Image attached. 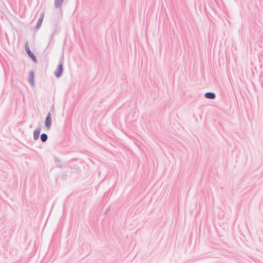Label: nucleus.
I'll return each mask as SVG.
<instances>
[{
	"label": "nucleus",
	"instance_id": "f257e3e1",
	"mask_svg": "<svg viewBox=\"0 0 263 263\" xmlns=\"http://www.w3.org/2000/svg\"><path fill=\"white\" fill-rule=\"evenodd\" d=\"M25 50H26V52H27L29 57L33 60V61H34V62L36 63L37 62V59H36L35 56L33 54V53L30 51V50L29 49V47L28 45L27 44V43H26L25 44Z\"/></svg>",
	"mask_w": 263,
	"mask_h": 263
},
{
	"label": "nucleus",
	"instance_id": "f03ea898",
	"mask_svg": "<svg viewBox=\"0 0 263 263\" xmlns=\"http://www.w3.org/2000/svg\"><path fill=\"white\" fill-rule=\"evenodd\" d=\"M25 50H26V52H27L29 57L33 60V61H34V62L36 63L37 62V59H36L35 56L33 54V53L30 51V50L29 49V47L28 45L27 44V43H26L25 44Z\"/></svg>",
	"mask_w": 263,
	"mask_h": 263
},
{
	"label": "nucleus",
	"instance_id": "7ed1b4c3",
	"mask_svg": "<svg viewBox=\"0 0 263 263\" xmlns=\"http://www.w3.org/2000/svg\"><path fill=\"white\" fill-rule=\"evenodd\" d=\"M63 72V67L62 64L58 65L57 71L55 72V75L57 77H60Z\"/></svg>",
	"mask_w": 263,
	"mask_h": 263
},
{
	"label": "nucleus",
	"instance_id": "20e7f679",
	"mask_svg": "<svg viewBox=\"0 0 263 263\" xmlns=\"http://www.w3.org/2000/svg\"><path fill=\"white\" fill-rule=\"evenodd\" d=\"M51 124V118H50V114H49L46 119L45 125L48 129H49L50 127Z\"/></svg>",
	"mask_w": 263,
	"mask_h": 263
},
{
	"label": "nucleus",
	"instance_id": "39448f33",
	"mask_svg": "<svg viewBox=\"0 0 263 263\" xmlns=\"http://www.w3.org/2000/svg\"><path fill=\"white\" fill-rule=\"evenodd\" d=\"M205 97L206 98L213 99L215 98V95L214 93L212 92H207L205 94Z\"/></svg>",
	"mask_w": 263,
	"mask_h": 263
},
{
	"label": "nucleus",
	"instance_id": "423d86ee",
	"mask_svg": "<svg viewBox=\"0 0 263 263\" xmlns=\"http://www.w3.org/2000/svg\"><path fill=\"white\" fill-rule=\"evenodd\" d=\"M40 133V129H36L34 132L33 135H34V139H37L39 138Z\"/></svg>",
	"mask_w": 263,
	"mask_h": 263
},
{
	"label": "nucleus",
	"instance_id": "0eeeda50",
	"mask_svg": "<svg viewBox=\"0 0 263 263\" xmlns=\"http://www.w3.org/2000/svg\"><path fill=\"white\" fill-rule=\"evenodd\" d=\"M29 80L30 82L33 84L34 82V73L33 71H31L29 73Z\"/></svg>",
	"mask_w": 263,
	"mask_h": 263
},
{
	"label": "nucleus",
	"instance_id": "6e6552de",
	"mask_svg": "<svg viewBox=\"0 0 263 263\" xmlns=\"http://www.w3.org/2000/svg\"><path fill=\"white\" fill-rule=\"evenodd\" d=\"M63 0H55V6L57 7H60L63 3Z\"/></svg>",
	"mask_w": 263,
	"mask_h": 263
},
{
	"label": "nucleus",
	"instance_id": "1a4fd4ad",
	"mask_svg": "<svg viewBox=\"0 0 263 263\" xmlns=\"http://www.w3.org/2000/svg\"><path fill=\"white\" fill-rule=\"evenodd\" d=\"M41 139L43 142H45L47 140V136L45 134H42L41 136Z\"/></svg>",
	"mask_w": 263,
	"mask_h": 263
}]
</instances>
